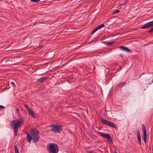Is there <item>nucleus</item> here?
I'll list each match as a JSON object with an SVG mask.
<instances>
[{
  "mask_svg": "<svg viewBox=\"0 0 153 153\" xmlns=\"http://www.w3.org/2000/svg\"><path fill=\"white\" fill-rule=\"evenodd\" d=\"M126 84V82L125 81L120 82L116 86L117 88H122Z\"/></svg>",
  "mask_w": 153,
  "mask_h": 153,
  "instance_id": "nucleus-13",
  "label": "nucleus"
},
{
  "mask_svg": "<svg viewBox=\"0 0 153 153\" xmlns=\"http://www.w3.org/2000/svg\"><path fill=\"white\" fill-rule=\"evenodd\" d=\"M152 27H153V21L149 22L143 25L141 27V28L143 29Z\"/></svg>",
  "mask_w": 153,
  "mask_h": 153,
  "instance_id": "nucleus-8",
  "label": "nucleus"
},
{
  "mask_svg": "<svg viewBox=\"0 0 153 153\" xmlns=\"http://www.w3.org/2000/svg\"><path fill=\"white\" fill-rule=\"evenodd\" d=\"M24 106L25 107L26 109L28 110V111L30 109V108H29L28 106L26 104H24Z\"/></svg>",
  "mask_w": 153,
  "mask_h": 153,
  "instance_id": "nucleus-21",
  "label": "nucleus"
},
{
  "mask_svg": "<svg viewBox=\"0 0 153 153\" xmlns=\"http://www.w3.org/2000/svg\"><path fill=\"white\" fill-rule=\"evenodd\" d=\"M11 84L13 87H16V85L13 82H11Z\"/></svg>",
  "mask_w": 153,
  "mask_h": 153,
  "instance_id": "nucleus-24",
  "label": "nucleus"
},
{
  "mask_svg": "<svg viewBox=\"0 0 153 153\" xmlns=\"http://www.w3.org/2000/svg\"><path fill=\"white\" fill-rule=\"evenodd\" d=\"M47 149L49 153H57L59 151V146L55 143H52L50 144Z\"/></svg>",
  "mask_w": 153,
  "mask_h": 153,
  "instance_id": "nucleus-3",
  "label": "nucleus"
},
{
  "mask_svg": "<svg viewBox=\"0 0 153 153\" xmlns=\"http://www.w3.org/2000/svg\"><path fill=\"white\" fill-rule=\"evenodd\" d=\"M28 114L31 115L32 117L36 118V116L34 114V111L30 109L28 111Z\"/></svg>",
  "mask_w": 153,
  "mask_h": 153,
  "instance_id": "nucleus-12",
  "label": "nucleus"
},
{
  "mask_svg": "<svg viewBox=\"0 0 153 153\" xmlns=\"http://www.w3.org/2000/svg\"><path fill=\"white\" fill-rule=\"evenodd\" d=\"M25 133L27 135L26 138L27 139V141L30 143L32 140V138H31V137H30V134L28 133L27 131H25Z\"/></svg>",
  "mask_w": 153,
  "mask_h": 153,
  "instance_id": "nucleus-11",
  "label": "nucleus"
},
{
  "mask_svg": "<svg viewBox=\"0 0 153 153\" xmlns=\"http://www.w3.org/2000/svg\"><path fill=\"white\" fill-rule=\"evenodd\" d=\"M97 133L101 137L106 138L107 139V141L110 143H113L112 138L108 134H106L97 131Z\"/></svg>",
  "mask_w": 153,
  "mask_h": 153,
  "instance_id": "nucleus-6",
  "label": "nucleus"
},
{
  "mask_svg": "<svg viewBox=\"0 0 153 153\" xmlns=\"http://www.w3.org/2000/svg\"><path fill=\"white\" fill-rule=\"evenodd\" d=\"M24 124L23 119H19L13 120L10 123V126L11 128L14 130V133L15 136L17 135L18 132V128L22 126Z\"/></svg>",
  "mask_w": 153,
  "mask_h": 153,
  "instance_id": "nucleus-1",
  "label": "nucleus"
},
{
  "mask_svg": "<svg viewBox=\"0 0 153 153\" xmlns=\"http://www.w3.org/2000/svg\"><path fill=\"white\" fill-rule=\"evenodd\" d=\"M14 151L15 153H19L17 147L16 145L14 146Z\"/></svg>",
  "mask_w": 153,
  "mask_h": 153,
  "instance_id": "nucleus-15",
  "label": "nucleus"
},
{
  "mask_svg": "<svg viewBox=\"0 0 153 153\" xmlns=\"http://www.w3.org/2000/svg\"><path fill=\"white\" fill-rule=\"evenodd\" d=\"M114 153H117V152H115Z\"/></svg>",
  "mask_w": 153,
  "mask_h": 153,
  "instance_id": "nucleus-32",
  "label": "nucleus"
},
{
  "mask_svg": "<svg viewBox=\"0 0 153 153\" xmlns=\"http://www.w3.org/2000/svg\"><path fill=\"white\" fill-rule=\"evenodd\" d=\"M30 137L34 143H36L39 141L40 138L39 132L36 128L32 129L31 130Z\"/></svg>",
  "mask_w": 153,
  "mask_h": 153,
  "instance_id": "nucleus-2",
  "label": "nucleus"
},
{
  "mask_svg": "<svg viewBox=\"0 0 153 153\" xmlns=\"http://www.w3.org/2000/svg\"><path fill=\"white\" fill-rule=\"evenodd\" d=\"M98 30V28L97 27L95 28L92 31V34H93L94 33H95Z\"/></svg>",
  "mask_w": 153,
  "mask_h": 153,
  "instance_id": "nucleus-18",
  "label": "nucleus"
},
{
  "mask_svg": "<svg viewBox=\"0 0 153 153\" xmlns=\"http://www.w3.org/2000/svg\"><path fill=\"white\" fill-rule=\"evenodd\" d=\"M137 139L141 138L140 132V131H138L137 132Z\"/></svg>",
  "mask_w": 153,
  "mask_h": 153,
  "instance_id": "nucleus-16",
  "label": "nucleus"
},
{
  "mask_svg": "<svg viewBox=\"0 0 153 153\" xmlns=\"http://www.w3.org/2000/svg\"><path fill=\"white\" fill-rule=\"evenodd\" d=\"M120 11L118 10H116L113 11L112 13L113 14H114V13H117L120 12Z\"/></svg>",
  "mask_w": 153,
  "mask_h": 153,
  "instance_id": "nucleus-22",
  "label": "nucleus"
},
{
  "mask_svg": "<svg viewBox=\"0 0 153 153\" xmlns=\"http://www.w3.org/2000/svg\"><path fill=\"white\" fill-rule=\"evenodd\" d=\"M13 59L11 57L9 58L7 60L4 61V62L7 64L11 65H12V62L13 61Z\"/></svg>",
  "mask_w": 153,
  "mask_h": 153,
  "instance_id": "nucleus-14",
  "label": "nucleus"
},
{
  "mask_svg": "<svg viewBox=\"0 0 153 153\" xmlns=\"http://www.w3.org/2000/svg\"><path fill=\"white\" fill-rule=\"evenodd\" d=\"M31 2H37L39 1V0H30Z\"/></svg>",
  "mask_w": 153,
  "mask_h": 153,
  "instance_id": "nucleus-25",
  "label": "nucleus"
},
{
  "mask_svg": "<svg viewBox=\"0 0 153 153\" xmlns=\"http://www.w3.org/2000/svg\"><path fill=\"white\" fill-rule=\"evenodd\" d=\"M106 42H102V43L106 44Z\"/></svg>",
  "mask_w": 153,
  "mask_h": 153,
  "instance_id": "nucleus-30",
  "label": "nucleus"
},
{
  "mask_svg": "<svg viewBox=\"0 0 153 153\" xmlns=\"http://www.w3.org/2000/svg\"><path fill=\"white\" fill-rule=\"evenodd\" d=\"M142 129L143 131V138L145 143L146 144L147 135L146 134V128L144 124H142Z\"/></svg>",
  "mask_w": 153,
  "mask_h": 153,
  "instance_id": "nucleus-7",
  "label": "nucleus"
},
{
  "mask_svg": "<svg viewBox=\"0 0 153 153\" xmlns=\"http://www.w3.org/2000/svg\"><path fill=\"white\" fill-rule=\"evenodd\" d=\"M105 26V25H104L103 24H102L97 27L98 29H99L100 28L103 27Z\"/></svg>",
  "mask_w": 153,
  "mask_h": 153,
  "instance_id": "nucleus-17",
  "label": "nucleus"
},
{
  "mask_svg": "<svg viewBox=\"0 0 153 153\" xmlns=\"http://www.w3.org/2000/svg\"><path fill=\"white\" fill-rule=\"evenodd\" d=\"M1 1H3L2 0H1Z\"/></svg>",
  "mask_w": 153,
  "mask_h": 153,
  "instance_id": "nucleus-33",
  "label": "nucleus"
},
{
  "mask_svg": "<svg viewBox=\"0 0 153 153\" xmlns=\"http://www.w3.org/2000/svg\"><path fill=\"white\" fill-rule=\"evenodd\" d=\"M48 79V78L47 77H41L37 79V81L39 83H42Z\"/></svg>",
  "mask_w": 153,
  "mask_h": 153,
  "instance_id": "nucleus-9",
  "label": "nucleus"
},
{
  "mask_svg": "<svg viewBox=\"0 0 153 153\" xmlns=\"http://www.w3.org/2000/svg\"><path fill=\"white\" fill-rule=\"evenodd\" d=\"M51 127H53V128L51 129V130L54 132L60 133L61 131H62V125H53L51 126Z\"/></svg>",
  "mask_w": 153,
  "mask_h": 153,
  "instance_id": "nucleus-5",
  "label": "nucleus"
},
{
  "mask_svg": "<svg viewBox=\"0 0 153 153\" xmlns=\"http://www.w3.org/2000/svg\"><path fill=\"white\" fill-rule=\"evenodd\" d=\"M137 140L139 142V144L140 145H141V138L137 139Z\"/></svg>",
  "mask_w": 153,
  "mask_h": 153,
  "instance_id": "nucleus-23",
  "label": "nucleus"
},
{
  "mask_svg": "<svg viewBox=\"0 0 153 153\" xmlns=\"http://www.w3.org/2000/svg\"><path fill=\"white\" fill-rule=\"evenodd\" d=\"M89 152V153H93V152H92V151H90Z\"/></svg>",
  "mask_w": 153,
  "mask_h": 153,
  "instance_id": "nucleus-29",
  "label": "nucleus"
},
{
  "mask_svg": "<svg viewBox=\"0 0 153 153\" xmlns=\"http://www.w3.org/2000/svg\"><path fill=\"white\" fill-rule=\"evenodd\" d=\"M100 120L102 123L108 126L114 128L116 129H117V127L115 123L110 122L108 120L104 119L102 117H100Z\"/></svg>",
  "mask_w": 153,
  "mask_h": 153,
  "instance_id": "nucleus-4",
  "label": "nucleus"
},
{
  "mask_svg": "<svg viewBox=\"0 0 153 153\" xmlns=\"http://www.w3.org/2000/svg\"><path fill=\"white\" fill-rule=\"evenodd\" d=\"M119 48L121 50L126 51L128 52H131V51L127 47L124 46H120L119 47Z\"/></svg>",
  "mask_w": 153,
  "mask_h": 153,
  "instance_id": "nucleus-10",
  "label": "nucleus"
},
{
  "mask_svg": "<svg viewBox=\"0 0 153 153\" xmlns=\"http://www.w3.org/2000/svg\"><path fill=\"white\" fill-rule=\"evenodd\" d=\"M94 70L95 68V66H94Z\"/></svg>",
  "mask_w": 153,
  "mask_h": 153,
  "instance_id": "nucleus-31",
  "label": "nucleus"
},
{
  "mask_svg": "<svg viewBox=\"0 0 153 153\" xmlns=\"http://www.w3.org/2000/svg\"><path fill=\"white\" fill-rule=\"evenodd\" d=\"M119 56H120L122 58H123V55L122 54H120L119 55Z\"/></svg>",
  "mask_w": 153,
  "mask_h": 153,
  "instance_id": "nucleus-27",
  "label": "nucleus"
},
{
  "mask_svg": "<svg viewBox=\"0 0 153 153\" xmlns=\"http://www.w3.org/2000/svg\"><path fill=\"white\" fill-rule=\"evenodd\" d=\"M114 43V42H106V44L108 45H109L112 44Z\"/></svg>",
  "mask_w": 153,
  "mask_h": 153,
  "instance_id": "nucleus-19",
  "label": "nucleus"
},
{
  "mask_svg": "<svg viewBox=\"0 0 153 153\" xmlns=\"http://www.w3.org/2000/svg\"><path fill=\"white\" fill-rule=\"evenodd\" d=\"M16 110L17 111V112H19V109L18 108H16Z\"/></svg>",
  "mask_w": 153,
  "mask_h": 153,
  "instance_id": "nucleus-28",
  "label": "nucleus"
},
{
  "mask_svg": "<svg viewBox=\"0 0 153 153\" xmlns=\"http://www.w3.org/2000/svg\"><path fill=\"white\" fill-rule=\"evenodd\" d=\"M5 108L4 106L0 105V108L4 109Z\"/></svg>",
  "mask_w": 153,
  "mask_h": 153,
  "instance_id": "nucleus-26",
  "label": "nucleus"
},
{
  "mask_svg": "<svg viewBox=\"0 0 153 153\" xmlns=\"http://www.w3.org/2000/svg\"><path fill=\"white\" fill-rule=\"evenodd\" d=\"M147 32L149 33H152L153 32V27L151 28Z\"/></svg>",
  "mask_w": 153,
  "mask_h": 153,
  "instance_id": "nucleus-20",
  "label": "nucleus"
}]
</instances>
